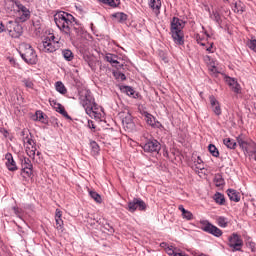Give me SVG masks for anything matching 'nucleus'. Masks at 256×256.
<instances>
[{
  "label": "nucleus",
  "instance_id": "nucleus-49",
  "mask_svg": "<svg viewBox=\"0 0 256 256\" xmlns=\"http://www.w3.org/2000/svg\"><path fill=\"white\" fill-rule=\"evenodd\" d=\"M22 173H25L26 177H31V175H33V168H26L25 170H22Z\"/></svg>",
  "mask_w": 256,
  "mask_h": 256
},
{
  "label": "nucleus",
  "instance_id": "nucleus-47",
  "mask_svg": "<svg viewBox=\"0 0 256 256\" xmlns=\"http://www.w3.org/2000/svg\"><path fill=\"white\" fill-rule=\"evenodd\" d=\"M55 221H56V229H63V219H61V218H57V219H55Z\"/></svg>",
  "mask_w": 256,
  "mask_h": 256
},
{
  "label": "nucleus",
  "instance_id": "nucleus-38",
  "mask_svg": "<svg viewBox=\"0 0 256 256\" xmlns=\"http://www.w3.org/2000/svg\"><path fill=\"white\" fill-rule=\"evenodd\" d=\"M22 83H23L24 87H26V89H33V87H35L33 80H31L29 78H24L22 80Z\"/></svg>",
  "mask_w": 256,
  "mask_h": 256
},
{
  "label": "nucleus",
  "instance_id": "nucleus-42",
  "mask_svg": "<svg viewBox=\"0 0 256 256\" xmlns=\"http://www.w3.org/2000/svg\"><path fill=\"white\" fill-rule=\"evenodd\" d=\"M89 195L92 199H94V201H96V203H101V195H99V193L95 191H90Z\"/></svg>",
  "mask_w": 256,
  "mask_h": 256
},
{
  "label": "nucleus",
  "instance_id": "nucleus-9",
  "mask_svg": "<svg viewBox=\"0 0 256 256\" xmlns=\"http://www.w3.org/2000/svg\"><path fill=\"white\" fill-rule=\"evenodd\" d=\"M127 209L130 213H135L137 209L139 211H147V204L141 198H134L132 201L128 202Z\"/></svg>",
  "mask_w": 256,
  "mask_h": 256
},
{
  "label": "nucleus",
  "instance_id": "nucleus-61",
  "mask_svg": "<svg viewBox=\"0 0 256 256\" xmlns=\"http://www.w3.org/2000/svg\"><path fill=\"white\" fill-rule=\"evenodd\" d=\"M7 133H9V132H7V130H5V134H4V135H5V137H7Z\"/></svg>",
  "mask_w": 256,
  "mask_h": 256
},
{
  "label": "nucleus",
  "instance_id": "nucleus-11",
  "mask_svg": "<svg viewBox=\"0 0 256 256\" xmlns=\"http://www.w3.org/2000/svg\"><path fill=\"white\" fill-rule=\"evenodd\" d=\"M16 13L19 14V21L21 23H25V21H28V19L31 18V11L27 7H25L23 4L20 3L18 6V9L16 10Z\"/></svg>",
  "mask_w": 256,
  "mask_h": 256
},
{
  "label": "nucleus",
  "instance_id": "nucleus-22",
  "mask_svg": "<svg viewBox=\"0 0 256 256\" xmlns=\"http://www.w3.org/2000/svg\"><path fill=\"white\" fill-rule=\"evenodd\" d=\"M144 120L146 121L147 125H150V127H155L157 125V120H155V116L151 113L144 111L142 113Z\"/></svg>",
  "mask_w": 256,
  "mask_h": 256
},
{
  "label": "nucleus",
  "instance_id": "nucleus-5",
  "mask_svg": "<svg viewBox=\"0 0 256 256\" xmlns=\"http://www.w3.org/2000/svg\"><path fill=\"white\" fill-rule=\"evenodd\" d=\"M41 47L44 53H55V51L63 47V43H61L59 38H56L55 35H51L50 37L44 38Z\"/></svg>",
  "mask_w": 256,
  "mask_h": 256
},
{
  "label": "nucleus",
  "instance_id": "nucleus-53",
  "mask_svg": "<svg viewBox=\"0 0 256 256\" xmlns=\"http://www.w3.org/2000/svg\"><path fill=\"white\" fill-rule=\"evenodd\" d=\"M211 73H213L214 75H217V73H219V71H217V67H215V65H212L210 68Z\"/></svg>",
  "mask_w": 256,
  "mask_h": 256
},
{
  "label": "nucleus",
  "instance_id": "nucleus-44",
  "mask_svg": "<svg viewBox=\"0 0 256 256\" xmlns=\"http://www.w3.org/2000/svg\"><path fill=\"white\" fill-rule=\"evenodd\" d=\"M183 219H187V221H191L193 219V213H191L189 210H186L182 214Z\"/></svg>",
  "mask_w": 256,
  "mask_h": 256
},
{
  "label": "nucleus",
  "instance_id": "nucleus-14",
  "mask_svg": "<svg viewBox=\"0 0 256 256\" xmlns=\"http://www.w3.org/2000/svg\"><path fill=\"white\" fill-rule=\"evenodd\" d=\"M50 105L57 111V113H60V115H63L66 119H71V116L67 113L65 110V107L63 105L59 104L57 100H50Z\"/></svg>",
  "mask_w": 256,
  "mask_h": 256
},
{
  "label": "nucleus",
  "instance_id": "nucleus-31",
  "mask_svg": "<svg viewBox=\"0 0 256 256\" xmlns=\"http://www.w3.org/2000/svg\"><path fill=\"white\" fill-rule=\"evenodd\" d=\"M223 143L228 149H236L237 147V142L231 138H225Z\"/></svg>",
  "mask_w": 256,
  "mask_h": 256
},
{
  "label": "nucleus",
  "instance_id": "nucleus-41",
  "mask_svg": "<svg viewBox=\"0 0 256 256\" xmlns=\"http://www.w3.org/2000/svg\"><path fill=\"white\" fill-rule=\"evenodd\" d=\"M90 146L92 149V155H99V144H97L95 141H92Z\"/></svg>",
  "mask_w": 256,
  "mask_h": 256
},
{
  "label": "nucleus",
  "instance_id": "nucleus-64",
  "mask_svg": "<svg viewBox=\"0 0 256 256\" xmlns=\"http://www.w3.org/2000/svg\"><path fill=\"white\" fill-rule=\"evenodd\" d=\"M225 2H229V1H231V0H224Z\"/></svg>",
  "mask_w": 256,
  "mask_h": 256
},
{
  "label": "nucleus",
  "instance_id": "nucleus-54",
  "mask_svg": "<svg viewBox=\"0 0 256 256\" xmlns=\"http://www.w3.org/2000/svg\"><path fill=\"white\" fill-rule=\"evenodd\" d=\"M88 128L95 129V123L93 122V120H88Z\"/></svg>",
  "mask_w": 256,
  "mask_h": 256
},
{
  "label": "nucleus",
  "instance_id": "nucleus-48",
  "mask_svg": "<svg viewBox=\"0 0 256 256\" xmlns=\"http://www.w3.org/2000/svg\"><path fill=\"white\" fill-rule=\"evenodd\" d=\"M114 76L117 77L118 79H121V81H125V79H127V77L125 76V74L121 73V72H116L114 73Z\"/></svg>",
  "mask_w": 256,
  "mask_h": 256
},
{
  "label": "nucleus",
  "instance_id": "nucleus-2",
  "mask_svg": "<svg viewBox=\"0 0 256 256\" xmlns=\"http://www.w3.org/2000/svg\"><path fill=\"white\" fill-rule=\"evenodd\" d=\"M79 101L82 107L85 109L86 114L90 117L96 114L97 103H95V98L89 89H81L78 92Z\"/></svg>",
  "mask_w": 256,
  "mask_h": 256
},
{
  "label": "nucleus",
  "instance_id": "nucleus-10",
  "mask_svg": "<svg viewBox=\"0 0 256 256\" xmlns=\"http://www.w3.org/2000/svg\"><path fill=\"white\" fill-rule=\"evenodd\" d=\"M202 229L206 233H210L211 235H214V237H221V235H223V231H221V229H219L217 226L209 222H204Z\"/></svg>",
  "mask_w": 256,
  "mask_h": 256
},
{
  "label": "nucleus",
  "instance_id": "nucleus-40",
  "mask_svg": "<svg viewBox=\"0 0 256 256\" xmlns=\"http://www.w3.org/2000/svg\"><path fill=\"white\" fill-rule=\"evenodd\" d=\"M208 151L211 153V155L213 157H219V150L217 149V147L213 144H210L208 146Z\"/></svg>",
  "mask_w": 256,
  "mask_h": 256
},
{
  "label": "nucleus",
  "instance_id": "nucleus-20",
  "mask_svg": "<svg viewBox=\"0 0 256 256\" xmlns=\"http://www.w3.org/2000/svg\"><path fill=\"white\" fill-rule=\"evenodd\" d=\"M161 5V0H148V6L152 9L155 15L161 13Z\"/></svg>",
  "mask_w": 256,
  "mask_h": 256
},
{
  "label": "nucleus",
  "instance_id": "nucleus-43",
  "mask_svg": "<svg viewBox=\"0 0 256 256\" xmlns=\"http://www.w3.org/2000/svg\"><path fill=\"white\" fill-rule=\"evenodd\" d=\"M247 45L249 47V49H251L252 51H254V53H256V39H250L247 42Z\"/></svg>",
  "mask_w": 256,
  "mask_h": 256
},
{
  "label": "nucleus",
  "instance_id": "nucleus-16",
  "mask_svg": "<svg viewBox=\"0 0 256 256\" xmlns=\"http://www.w3.org/2000/svg\"><path fill=\"white\" fill-rule=\"evenodd\" d=\"M190 167L194 171H203L205 169V164L203 163V160L201 159V156H198L197 158L195 156L192 157V164H190Z\"/></svg>",
  "mask_w": 256,
  "mask_h": 256
},
{
  "label": "nucleus",
  "instance_id": "nucleus-17",
  "mask_svg": "<svg viewBox=\"0 0 256 256\" xmlns=\"http://www.w3.org/2000/svg\"><path fill=\"white\" fill-rule=\"evenodd\" d=\"M122 125L124 129H128V131H133V129H135V122H133V116H131V114H127L122 119Z\"/></svg>",
  "mask_w": 256,
  "mask_h": 256
},
{
  "label": "nucleus",
  "instance_id": "nucleus-34",
  "mask_svg": "<svg viewBox=\"0 0 256 256\" xmlns=\"http://www.w3.org/2000/svg\"><path fill=\"white\" fill-rule=\"evenodd\" d=\"M56 91H58V93H61V95H65L67 93V88L65 87V84H63V82L58 81L56 82Z\"/></svg>",
  "mask_w": 256,
  "mask_h": 256
},
{
  "label": "nucleus",
  "instance_id": "nucleus-58",
  "mask_svg": "<svg viewBox=\"0 0 256 256\" xmlns=\"http://www.w3.org/2000/svg\"><path fill=\"white\" fill-rule=\"evenodd\" d=\"M178 209H179V211H181L182 215L187 211V210H185V207H183V205H179Z\"/></svg>",
  "mask_w": 256,
  "mask_h": 256
},
{
  "label": "nucleus",
  "instance_id": "nucleus-15",
  "mask_svg": "<svg viewBox=\"0 0 256 256\" xmlns=\"http://www.w3.org/2000/svg\"><path fill=\"white\" fill-rule=\"evenodd\" d=\"M19 5H21V2H19L18 0H4V8L6 9V11H8V13L11 11L17 13Z\"/></svg>",
  "mask_w": 256,
  "mask_h": 256
},
{
  "label": "nucleus",
  "instance_id": "nucleus-37",
  "mask_svg": "<svg viewBox=\"0 0 256 256\" xmlns=\"http://www.w3.org/2000/svg\"><path fill=\"white\" fill-rule=\"evenodd\" d=\"M100 3H104V5H109V7H117L121 4V0H99Z\"/></svg>",
  "mask_w": 256,
  "mask_h": 256
},
{
  "label": "nucleus",
  "instance_id": "nucleus-55",
  "mask_svg": "<svg viewBox=\"0 0 256 256\" xmlns=\"http://www.w3.org/2000/svg\"><path fill=\"white\" fill-rule=\"evenodd\" d=\"M30 132H29V130H22V132H21V136L23 137V139H25V137H27V135H30L29 134Z\"/></svg>",
  "mask_w": 256,
  "mask_h": 256
},
{
  "label": "nucleus",
  "instance_id": "nucleus-60",
  "mask_svg": "<svg viewBox=\"0 0 256 256\" xmlns=\"http://www.w3.org/2000/svg\"><path fill=\"white\" fill-rule=\"evenodd\" d=\"M252 159H254V161H256V154H253Z\"/></svg>",
  "mask_w": 256,
  "mask_h": 256
},
{
  "label": "nucleus",
  "instance_id": "nucleus-28",
  "mask_svg": "<svg viewBox=\"0 0 256 256\" xmlns=\"http://www.w3.org/2000/svg\"><path fill=\"white\" fill-rule=\"evenodd\" d=\"M216 223L219 227L225 228L229 225V219H227L225 216H218L216 218Z\"/></svg>",
  "mask_w": 256,
  "mask_h": 256
},
{
  "label": "nucleus",
  "instance_id": "nucleus-7",
  "mask_svg": "<svg viewBox=\"0 0 256 256\" xmlns=\"http://www.w3.org/2000/svg\"><path fill=\"white\" fill-rule=\"evenodd\" d=\"M142 149L145 153H156V155H158L159 151H161V143L156 139H148L146 143L142 145Z\"/></svg>",
  "mask_w": 256,
  "mask_h": 256
},
{
  "label": "nucleus",
  "instance_id": "nucleus-27",
  "mask_svg": "<svg viewBox=\"0 0 256 256\" xmlns=\"http://www.w3.org/2000/svg\"><path fill=\"white\" fill-rule=\"evenodd\" d=\"M213 199L215 203H217V205H225V195H223L222 193L217 192L216 194H214Z\"/></svg>",
  "mask_w": 256,
  "mask_h": 256
},
{
  "label": "nucleus",
  "instance_id": "nucleus-36",
  "mask_svg": "<svg viewBox=\"0 0 256 256\" xmlns=\"http://www.w3.org/2000/svg\"><path fill=\"white\" fill-rule=\"evenodd\" d=\"M25 169H33V163H31V159L24 157L22 160V171H25Z\"/></svg>",
  "mask_w": 256,
  "mask_h": 256
},
{
  "label": "nucleus",
  "instance_id": "nucleus-19",
  "mask_svg": "<svg viewBox=\"0 0 256 256\" xmlns=\"http://www.w3.org/2000/svg\"><path fill=\"white\" fill-rule=\"evenodd\" d=\"M226 83L229 85V87H231V90L234 93H236V94L241 93V85H239V83L235 79H233L231 77H227Z\"/></svg>",
  "mask_w": 256,
  "mask_h": 256
},
{
  "label": "nucleus",
  "instance_id": "nucleus-4",
  "mask_svg": "<svg viewBox=\"0 0 256 256\" xmlns=\"http://www.w3.org/2000/svg\"><path fill=\"white\" fill-rule=\"evenodd\" d=\"M19 53L23 61L27 63V65H37L39 62V56H37V51L35 48L27 43H21L19 45Z\"/></svg>",
  "mask_w": 256,
  "mask_h": 256
},
{
  "label": "nucleus",
  "instance_id": "nucleus-63",
  "mask_svg": "<svg viewBox=\"0 0 256 256\" xmlns=\"http://www.w3.org/2000/svg\"><path fill=\"white\" fill-rule=\"evenodd\" d=\"M37 155H41V152H37Z\"/></svg>",
  "mask_w": 256,
  "mask_h": 256
},
{
  "label": "nucleus",
  "instance_id": "nucleus-56",
  "mask_svg": "<svg viewBox=\"0 0 256 256\" xmlns=\"http://www.w3.org/2000/svg\"><path fill=\"white\" fill-rule=\"evenodd\" d=\"M160 247H161L162 249H165V251H167V247H170V246H169V244H167L166 242H162V243L160 244Z\"/></svg>",
  "mask_w": 256,
  "mask_h": 256
},
{
  "label": "nucleus",
  "instance_id": "nucleus-52",
  "mask_svg": "<svg viewBox=\"0 0 256 256\" xmlns=\"http://www.w3.org/2000/svg\"><path fill=\"white\" fill-rule=\"evenodd\" d=\"M214 44L211 43L210 46L208 48H206V51H208V53H215V49L213 48Z\"/></svg>",
  "mask_w": 256,
  "mask_h": 256
},
{
  "label": "nucleus",
  "instance_id": "nucleus-35",
  "mask_svg": "<svg viewBox=\"0 0 256 256\" xmlns=\"http://www.w3.org/2000/svg\"><path fill=\"white\" fill-rule=\"evenodd\" d=\"M245 153H248L249 157H253V155L256 154V143L250 142V145L248 146V149L244 150Z\"/></svg>",
  "mask_w": 256,
  "mask_h": 256
},
{
  "label": "nucleus",
  "instance_id": "nucleus-57",
  "mask_svg": "<svg viewBox=\"0 0 256 256\" xmlns=\"http://www.w3.org/2000/svg\"><path fill=\"white\" fill-rule=\"evenodd\" d=\"M196 41L199 45L205 46V43L201 42V37H199V35L196 36Z\"/></svg>",
  "mask_w": 256,
  "mask_h": 256
},
{
  "label": "nucleus",
  "instance_id": "nucleus-6",
  "mask_svg": "<svg viewBox=\"0 0 256 256\" xmlns=\"http://www.w3.org/2000/svg\"><path fill=\"white\" fill-rule=\"evenodd\" d=\"M6 29L13 39H19L23 35V26L17 21L10 20L6 23Z\"/></svg>",
  "mask_w": 256,
  "mask_h": 256
},
{
  "label": "nucleus",
  "instance_id": "nucleus-26",
  "mask_svg": "<svg viewBox=\"0 0 256 256\" xmlns=\"http://www.w3.org/2000/svg\"><path fill=\"white\" fill-rule=\"evenodd\" d=\"M232 11H234V13H244L245 4H243V2H241V1L235 2L232 7Z\"/></svg>",
  "mask_w": 256,
  "mask_h": 256
},
{
  "label": "nucleus",
  "instance_id": "nucleus-8",
  "mask_svg": "<svg viewBox=\"0 0 256 256\" xmlns=\"http://www.w3.org/2000/svg\"><path fill=\"white\" fill-rule=\"evenodd\" d=\"M228 245L235 253V251H242L243 249V239L238 235L233 233L229 238H228Z\"/></svg>",
  "mask_w": 256,
  "mask_h": 256
},
{
  "label": "nucleus",
  "instance_id": "nucleus-45",
  "mask_svg": "<svg viewBox=\"0 0 256 256\" xmlns=\"http://www.w3.org/2000/svg\"><path fill=\"white\" fill-rule=\"evenodd\" d=\"M13 212L15 213L16 217H23V209L19 207H13Z\"/></svg>",
  "mask_w": 256,
  "mask_h": 256
},
{
  "label": "nucleus",
  "instance_id": "nucleus-18",
  "mask_svg": "<svg viewBox=\"0 0 256 256\" xmlns=\"http://www.w3.org/2000/svg\"><path fill=\"white\" fill-rule=\"evenodd\" d=\"M5 159L8 171H17V163H15L13 155L11 153H7Z\"/></svg>",
  "mask_w": 256,
  "mask_h": 256
},
{
  "label": "nucleus",
  "instance_id": "nucleus-59",
  "mask_svg": "<svg viewBox=\"0 0 256 256\" xmlns=\"http://www.w3.org/2000/svg\"><path fill=\"white\" fill-rule=\"evenodd\" d=\"M88 65L92 69V71H95V66L93 65V62H88Z\"/></svg>",
  "mask_w": 256,
  "mask_h": 256
},
{
  "label": "nucleus",
  "instance_id": "nucleus-3",
  "mask_svg": "<svg viewBox=\"0 0 256 256\" xmlns=\"http://www.w3.org/2000/svg\"><path fill=\"white\" fill-rule=\"evenodd\" d=\"M184 27H185V22L183 20L177 17H174L172 19L170 33L176 45H185V33H183Z\"/></svg>",
  "mask_w": 256,
  "mask_h": 256
},
{
  "label": "nucleus",
  "instance_id": "nucleus-51",
  "mask_svg": "<svg viewBox=\"0 0 256 256\" xmlns=\"http://www.w3.org/2000/svg\"><path fill=\"white\" fill-rule=\"evenodd\" d=\"M61 217H63V212L59 209H56L55 219H61Z\"/></svg>",
  "mask_w": 256,
  "mask_h": 256
},
{
  "label": "nucleus",
  "instance_id": "nucleus-21",
  "mask_svg": "<svg viewBox=\"0 0 256 256\" xmlns=\"http://www.w3.org/2000/svg\"><path fill=\"white\" fill-rule=\"evenodd\" d=\"M230 201H234V203H239L241 201V193L237 192L235 189H228L226 191Z\"/></svg>",
  "mask_w": 256,
  "mask_h": 256
},
{
  "label": "nucleus",
  "instance_id": "nucleus-1",
  "mask_svg": "<svg viewBox=\"0 0 256 256\" xmlns=\"http://www.w3.org/2000/svg\"><path fill=\"white\" fill-rule=\"evenodd\" d=\"M54 22L58 29L69 35V37H83L85 35V27L73 15L60 11L54 15Z\"/></svg>",
  "mask_w": 256,
  "mask_h": 256
},
{
  "label": "nucleus",
  "instance_id": "nucleus-12",
  "mask_svg": "<svg viewBox=\"0 0 256 256\" xmlns=\"http://www.w3.org/2000/svg\"><path fill=\"white\" fill-rule=\"evenodd\" d=\"M209 102L213 113L219 117L223 113L221 110V103H219L218 99L213 95L209 96Z\"/></svg>",
  "mask_w": 256,
  "mask_h": 256
},
{
  "label": "nucleus",
  "instance_id": "nucleus-23",
  "mask_svg": "<svg viewBox=\"0 0 256 256\" xmlns=\"http://www.w3.org/2000/svg\"><path fill=\"white\" fill-rule=\"evenodd\" d=\"M236 141L239 145V147L241 149H243L244 151L246 149H248V146L251 145V142H247V140H245V136L243 135H239L237 138H236Z\"/></svg>",
  "mask_w": 256,
  "mask_h": 256
},
{
  "label": "nucleus",
  "instance_id": "nucleus-50",
  "mask_svg": "<svg viewBox=\"0 0 256 256\" xmlns=\"http://www.w3.org/2000/svg\"><path fill=\"white\" fill-rule=\"evenodd\" d=\"M7 31V24H4L3 22L0 23V33H5Z\"/></svg>",
  "mask_w": 256,
  "mask_h": 256
},
{
  "label": "nucleus",
  "instance_id": "nucleus-33",
  "mask_svg": "<svg viewBox=\"0 0 256 256\" xmlns=\"http://www.w3.org/2000/svg\"><path fill=\"white\" fill-rule=\"evenodd\" d=\"M214 183L216 187H223V185H225V179H223V175L216 174L214 177Z\"/></svg>",
  "mask_w": 256,
  "mask_h": 256
},
{
  "label": "nucleus",
  "instance_id": "nucleus-29",
  "mask_svg": "<svg viewBox=\"0 0 256 256\" xmlns=\"http://www.w3.org/2000/svg\"><path fill=\"white\" fill-rule=\"evenodd\" d=\"M62 56L64 57L65 61H72L75 59V54L70 49L62 50Z\"/></svg>",
  "mask_w": 256,
  "mask_h": 256
},
{
  "label": "nucleus",
  "instance_id": "nucleus-25",
  "mask_svg": "<svg viewBox=\"0 0 256 256\" xmlns=\"http://www.w3.org/2000/svg\"><path fill=\"white\" fill-rule=\"evenodd\" d=\"M113 19H116V21H118V23H125V21H127L128 16L127 14L123 13V12H117L112 14Z\"/></svg>",
  "mask_w": 256,
  "mask_h": 256
},
{
  "label": "nucleus",
  "instance_id": "nucleus-39",
  "mask_svg": "<svg viewBox=\"0 0 256 256\" xmlns=\"http://www.w3.org/2000/svg\"><path fill=\"white\" fill-rule=\"evenodd\" d=\"M24 143H28L30 147L36 146L35 140L33 139V135L29 133L26 137L23 138Z\"/></svg>",
  "mask_w": 256,
  "mask_h": 256
},
{
  "label": "nucleus",
  "instance_id": "nucleus-30",
  "mask_svg": "<svg viewBox=\"0 0 256 256\" xmlns=\"http://www.w3.org/2000/svg\"><path fill=\"white\" fill-rule=\"evenodd\" d=\"M124 91L126 95H128L129 97H133V99H138L139 97V93L133 90V88L130 86H125Z\"/></svg>",
  "mask_w": 256,
  "mask_h": 256
},
{
  "label": "nucleus",
  "instance_id": "nucleus-46",
  "mask_svg": "<svg viewBox=\"0 0 256 256\" xmlns=\"http://www.w3.org/2000/svg\"><path fill=\"white\" fill-rule=\"evenodd\" d=\"M36 117L38 121H41L42 123H45V114L41 111L36 112Z\"/></svg>",
  "mask_w": 256,
  "mask_h": 256
},
{
  "label": "nucleus",
  "instance_id": "nucleus-24",
  "mask_svg": "<svg viewBox=\"0 0 256 256\" xmlns=\"http://www.w3.org/2000/svg\"><path fill=\"white\" fill-rule=\"evenodd\" d=\"M210 18L212 21H215V23H217L220 29H223V19L221 18V14H219L217 11H213Z\"/></svg>",
  "mask_w": 256,
  "mask_h": 256
},
{
  "label": "nucleus",
  "instance_id": "nucleus-62",
  "mask_svg": "<svg viewBox=\"0 0 256 256\" xmlns=\"http://www.w3.org/2000/svg\"><path fill=\"white\" fill-rule=\"evenodd\" d=\"M206 59H211V57H209V56H206Z\"/></svg>",
  "mask_w": 256,
  "mask_h": 256
},
{
  "label": "nucleus",
  "instance_id": "nucleus-13",
  "mask_svg": "<svg viewBox=\"0 0 256 256\" xmlns=\"http://www.w3.org/2000/svg\"><path fill=\"white\" fill-rule=\"evenodd\" d=\"M105 61L111 63L112 67H115L116 69H121L123 67V64L119 61V56L116 54L107 53Z\"/></svg>",
  "mask_w": 256,
  "mask_h": 256
},
{
  "label": "nucleus",
  "instance_id": "nucleus-32",
  "mask_svg": "<svg viewBox=\"0 0 256 256\" xmlns=\"http://www.w3.org/2000/svg\"><path fill=\"white\" fill-rule=\"evenodd\" d=\"M37 152V146L32 145V146H27L26 147V153L28 157L31 159H35V153Z\"/></svg>",
  "mask_w": 256,
  "mask_h": 256
}]
</instances>
